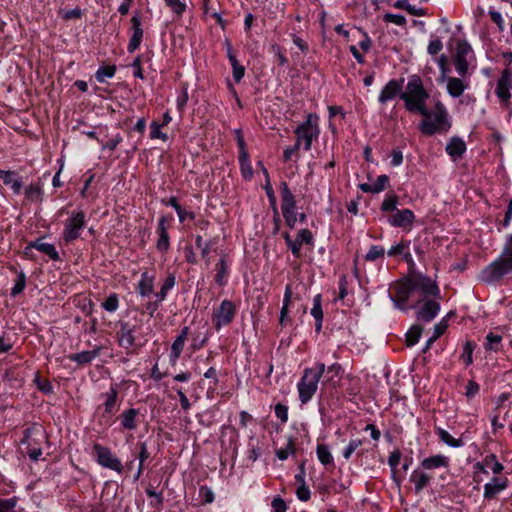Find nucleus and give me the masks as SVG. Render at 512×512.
I'll return each mask as SVG.
<instances>
[{
    "instance_id": "f257e3e1",
    "label": "nucleus",
    "mask_w": 512,
    "mask_h": 512,
    "mask_svg": "<svg viewBox=\"0 0 512 512\" xmlns=\"http://www.w3.org/2000/svg\"><path fill=\"white\" fill-rule=\"evenodd\" d=\"M393 290L394 295H390V299L397 309L407 312L414 308L417 319L424 322H430L438 315L440 304L428 298H440V290L431 278L416 274L395 283Z\"/></svg>"
},
{
    "instance_id": "f03ea898",
    "label": "nucleus",
    "mask_w": 512,
    "mask_h": 512,
    "mask_svg": "<svg viewBox=\"0 0 512 512\" xmlns=\"http://www.w3.org/2000/svg\"><path fill=\"white\" fill-rule=\"evenodd\" d=\"M400 98L405 103V108L411 113L427 114L426 101L429 98L422 80L417 75L409 77L405 90L400 94Z\"/></svg>"
},
{
    "instance_id": "7ed1b4c3",
    "label": "nucleus",
    "mask_w": 512,
    "mask_h": 512,
    "mask_svg": "<svg viewBox=\"0 0 512 512\" xmlns=\"http://www.w3.org/2000/svg\"><path fill=\"white\" fill-rule=\"evenodd\" d=\"M423 119L419 123V130L426 136H432L436 133H445L451 128L448 111L441 101H436L432 110L427 108V114L422 115Z\"/></svg>"
},
{
    "instance_id": "20e7f679",
    "label": "nucleus",
    "mask_w": 512,
    "mask_h": 512,
    "mask_svg": "<svg viewBox=\"0 0 512 512\" xmlns=\"http://www.w3.org/2000/svg\"><path fill=\"white\" fill-rule=\"evenodd\" d=\"M512 273V233L507 237L500 256L483 270V279L495 282Z\"/></svg>"
},
{
    "instance_id": "39448f33",
    "label": "nucleus",
    "mask_w": 512,
    "mask_h": 512,
    "mask_svg": "<svg viewBox=\"0 0 512 512\" xmlns=\"http://www.w3.org/2000/svg\"><path fill=\"white\" fill-rule=\"evenodd\" d=\"M325 373V364L317 363L314 367L305 368L297 384L299 399L302 404L308 403L318 389V383Z\"/></svg>"
},
{
    "instance_id": "423d86ee",
    "label": "nucleus",
    "mask_w": 512,
    "mask_h": 512,
    "mask_svg": "<svg viewBox=\"0 0 512 512\" xmlns=\"http://www.w3.org/2000/svg\"><path fill=\"white\" fill-rule=\"evenodd\" d=\"M319 117L316 114H308L306 120L299 125L295 134L297 136L296 143H303V148L306 151H309L312 147V142L314 139H317L320 133L319 130Z\"/></svg>"
},
{
    "instance_id": "0eeeda50",
    "label": "nucleus",
    "mask_w": 512,
    "mask_h": 512,
    "mask_svg": "<svg viewBox=\"0 0 512 512\" xmlns=\"http://www.w3.org/2000/svg\"><path fill=\"white\" fill-rule=\"evenodd\" d=\"M86 225V215L79 210L72 212L70 217L64 222V229L61 240L68 244L80 237L81 231Z\"/></svg>"
},
{
    "instance_id": "6e6552de",
    "label": "nucleus",
    "mask_w": 512,
    "mask_h": 512,
    "mask_svg": "<svg viewBox=\"0 0 512 512\" xmlns=\"http://www.w3.org/2000/svg\"><path fill=\"white\" fill-rule=\"evenodd\" d=\"M93 450L96 456V461L99 465L104 468L111 469L119 474L123 472L121 460L112 453L110 448L95 443L93 445Z\"/></svg>"
},
{
    "instance_id": "1a4fd4ad",
    "label": "nucleus",
    "mask_w": 512,
    "mask_h": 512,
    "mask_svg": "<svg viewBox=\"0 0 512 512\" xmlns=\"http://www.w3.org/2000/svg\"><path fill=\"white\" fill-rule=\"evenodd\" d=\"M236 315V307L230 300H223L219 307L213 311L212 322L216 330L229 325Z\"/></svg>"
},
{
    "instance_id": "9d476101",
    "label": "nucleus",
    "mask_w": 512,
    "mask_h": 512,
    "mask_svg": "<svg viewBox=\"0 0 512 512\" xmlns=\"http://www.w3.org/2000/svg\"><path fill=\"white\" fill-rule=\"evenodd\" d=\"M472 48L466 41H458L453 56V62L457 74L464 77L468 73V58L472 54Z\"/></svg>"
},
{
    "instance_id": "9b49d317",
    "label": "nucleus",
    "mask_w": 512,
    "mask_h": 512,
    "mask_svg": "<svg viewBox=\"0 0 512 512\" xmlns=\"http://www.w3.org/2000/svg\"><path fill=\"white\" fill-rule=\"evenodd\" d=\"M441 82L446 83L447 93L452 98H458L463 95L464 91L469 89L470 80L466 76L464 77H453L447 76L446 79H441Z\"/></svg>"
},
{
    "instance_id": "f8f14e48",
    "label": "nucleus",
    "mask_w": 512,
    "mask_h": 512,
    "mask_svg": "<svg viewBox=\"0 0 512 512\" xmlns=\"http://www.w3.org/2000/svg\"><path fill=\"white\" fill-rule=\"evenodd\" d=\"M512 87V73L509 69H505L499 80L497 81V86L495 93L498 96V98L503 101L507 102L510 97V89Z\"/></svg>"
},
{
    "instance_id": "ddd939ff",
    "label": "nucleus",
    "mask_w": 512,
    "mask_h": 512,
    "mask_svg": "<svg viewBox=\"0 0 512 512\" xmlns=\"http://www.w3.org/2000/svg\"><path fill=\"white\" fill-rule=\"evenodd\" d=\"M414 219V213L410 209H397L389 216L388 222L393 227L406 228L412 225Z\"/></svg>"
},
{
    "instance_id": "4468645a",
    "label": "nucleus",
    "mask_w": 512,
    "mask_h": 512,
    "mask_svg": "<svg viewBox=\"0 0 512 512\" xmlns=\"http://www.w3.org/2000/svg\"><path fill=\"white\" fill-rule=\"evenodd\" d=\"M131 24L132 35L127 46V50L130 53L134 52L139 48L144 34V31L142 29L141 18L138 15H134L131 18Z\"/></svg>"
},
{
    "instance_id": "2eb2a0df",
    "label": "nucleus",
    "mask_w": 512,
    "mask_h": 512,
    "mask_svg": "<svg viewBox=\"0 0 512 512\" xmlns=\"http://www.w3.org/2000/svg\"><path fill=\"white\" fill-rule=\"evenodd\" d=\"M117 335L118 343L121 347L130 349L135 344V327L129 323L122 322Z\"/></svg>"
},
{
    "instance_id": "dca6fc26",
    "label": "nucleus",
    "mask_w": 512,
    "mask_h": 512,
    "mask_svg": "<svg viewBox=\"0 0 512 512\" xmlns=\"http://www.w3.org/2000/svg\"><path fill=\"white\" fill-rule=\"evenodd\" d=\"M466 143L459 136H453L449 139L446 145V153L450 156L453 161H457L462 158L466 152Z\"/></svg>"
},
{
    "instance_id": "f3484780",
    "label": "nucleus",
    "mask_w": 512,
    "mask_h": 512,
    "mask_svg": "<svg viewBox=\"0 0 512 512\" xmlns=\"http://www.w3.org/2000/svg\"><path fill=\"white\" fill-rule=\"evenodd\" d=\"M508 485L505 477H493L492 480L484 485V498L493 499L497 494L503 491Z\"/></svg>"
},
{
    "instance_id": "a211bd4d",
    "label": "nucleus",
    "mask_w": 512,
    "mask_h": 512,
    "mask_svg": "<svg viewBox=\"0 0 512 512\" xmlns=\"http://www.w3.org/2000/svg\"><path fill=\"white\" fill-rule=\"evenodd\" d=\"M402 92L403 91H402L401 82H399L397 80H390L382 88L378 100L381 104H384V103L394 99L396 96H400V94Z\"/></svg>"
},
{
    "instance_id": "6ab92c4d",
    "label": "nucleus",
    "mask_w": 512,
    "mask_h": 512,
    "mask_svg": "<svg viewBox=\"0 0 512 512\" xmlns=\"http://www.w3.org/2000/svg\"><path fill=\"white\" fill-rule=\"evenodd\" d=\"M303 244L312 245L313 244V235L308 229H301L296 238L293 240L290 250L295 257L301 256V247Z\"/></svg>"
},
{
    "instance_id": "aec40b11",
    "label": "nucleus",
    "mask_w": 512,
    "mask_h": 512,
    "mask_svg": "<svg viewBox=\"0 0 512 512\" xmlns=\"http://www.w3.org/2000/svg\"><path fill=\"white\" fill-rule=\"evenodd\" d=\"M432 474L424 469H416L410 475V482L414 484L415 493L418 494L428 486L432 480Z\"/></svg>"
},
{
    "instance_id": "412c9836",
    "label": "nucleus",
    "mask_w": 512,
    "mask_h": 512,
    "mask_svg": "<svg viewBox=\"0 0 512 512\" xmlns=\"http://www.w3.org/2000/svg\"><path fill=\"white\" fill-rule=\"evenodd\" d=\"M188 333H189V328L184 327L181 330L180 334L176 337V339L172 343L171 353H170V363L172 365H175L177 363L178 359L180 358L181 353L184 348V345H185V342L187 340Z\"/></svg>"
},
{
    "instance_id": "4be33fe9",
    "label": "nucleus",
    "mask_w": 512,
    "mask_h": 512,
    "mask_svg": "<svg viewBox=\"0 0 512 512\" xmlns=\"http://www.w3.org/2000/svg\"><path fill=\"white\" fill-rule=\"evenodd\" d=\"M281 210L282 212L296 211V199L286 182L280 184Z\"/></svg>"
},
{
    "instance_id": "5701e85b",
    "label": "nucleus",
    "mask_w": 512,
    "mask_h": 512,
    "mask_svg": "<svg viewBox=\"0 0 512 512\" xmlns=\"http://www.w3.org/2000/svg\"><path fill=\"white\" fill-rule=\"evenodd\" d=\"M449 458L445 455H441V454H438V455H434V456H430V457H427V458H424L420 465H421V468L426 470V471H430V470H433V469H438V468H447L449 466Z\"/></svg>"
},
{
    "instance_id": "b1692460",
    "label": "nucleus",
    "mask_w": 512,
    "mask_h": 512,
    "mask_svg": "<svg viewBox=\"0 0 512 512\" xmlns=\"http://www.w3.org/2000/svg\"><path fill=\"white\" fill-rule=\"evenodd\" d=\"M101 351L100 346H96L93 350H86L79 353L68 355V359L78 363L79 365H86L91 363L96 357L99 356Z\"/></svg>"
},
{
    "instance_id": "393cba45",
    "label": "nucleus",
    "mask_w": 512,
    "mask_h": 512,
    "mask_svg": "<svg viewBox=\"0 0 512 512\" xmlns=\"http://www.w3.org/2000/svg\"><path fill=\"white\" fill-rule=\"evenodd\" d=\"M117 396L118 392L115 388H111L108 392L103 394L104 402H103V409L104 414L106 415H113L118 411L117 406Z\"/></svg>"
},
{
    "instance_id": "a878e982",
    "label": "nucleus",
    "mask_w": 512,
    "mask_h": 512,
    "mask_svg": "<svg viewBox=\"0 0 512 512\" xmlns=\"http://www.w3.org/2000/svg\"><path fill=\"white\" fill-rule=\"evenodd\" d=\"M137 289L139 294L143 297L151 295L154 291V276L149 275L147 271H144L141 274Z\"/></svg>"
},
{
    "instance_id": "bb28decb",
    "label": "nucleus",
    "mask_w": 512,
    "mask_h": 512,
    "mask_svg": "<svg viewBox=\"0 0 512 512\" xmlns=\"http://www.w3.org/2000/svg\"><path fill=\"white\" fill-rule=\"evenodd\" d=\"M29 247L34 248V249L46 254L54 261L60 260L59 253L57 252V250L53 244L45 243V242H42L41 240H36L34 242H31L29 244Z\"/></svg>"
},
{
    "instance_id": "cd10ccee",
    "label": "nucleus",
    "mask_w": 512,
    "mask_h": 512,
    "mask_svg": "<svg viewBox=\"0 0 512 512\" xmlns=\"http://www.w3.org/2000/svg\"><path fill=\"white\" fill-rule=\"evenodd\" d=\"M138 414L139 411L134 408L125 410L120 416L122 427L124 429L134 430L137 427L136 418Z\"/></svg>"
},
{
    "instance_id": "c85d7f7f",
    "label": "nucleus",
    "mask_w": 512,
    "mask_h": 512,
    "mask_svg": "<svg viewBox=\"0 0 512 512\" xmlns=\"http://www.w3.org/2000/svg\"><path fill=\"white\" fill-rule=\"evenodd\" d=\"M311 315L316 320V331L319 332L322 328L323 312H322V296L317 294L313 298V307L311 309Z\"/></svg>"
},
{
    "instance_id": "c756f323",
    "label": "nucleus",
    "mask_w": 512,
    "mask_h": 512,
    "mask_svg": "<svg viewBox=\"0 0 512 512\" xmlns=\"http://www.w3.org/2000/svg\"><path fill=\"white\" fill-rule=\"evenodd\" d=\"M484 348L489 352H498L502 349V336L489 332L485 337Z\"/></svg>"
},
{
    "instance_id": "7c9ffc66",
    "label": "nucleus",
    "mask_w": 512,
    "mask_h": 512,
    "mask_svg": "<svg viewBox=\"0 0 512 512\" xmlns=\"http://www.w3.org/2000/svg\"><path fill=\"white\" fill-rule=\"evenodd\" d=\"M137 447L139 448V453L137 455V458L139 459V464L137 472L134 477L135 481H137L142 475L144 470V463L150 457V453L148 451L146 442H138Z\"/></svg>"
},
{
    "instance_id": "2f4dec72",
    "label": "nucleus",
    "mask_w": 512,
    "mask_h": 512,
    "mask_svg": "<svg viewBox=\"0 0 512 512\" xmlns=\"http://www.w3.org/2000/svg\"><path fill=\"white\" fill-rule=\"evenodd\" d=\"M176 278L173 274H170L166 277L160 291L156 293L157 303H161L165 300L168 292L175 286Z\"/></svg>"
},
{
    "instance_id": "473e14b6",
    "label": "nucleus",
    "mask_w": 512,
    "mask_h": 512,
    "mask_svg": "<svg viewBox=\"0 0 512 512\" xmlns=\"http://www.w3.org/2000/svg\"><path fill=\"white\" fill-rule=\"evenodd\" d=\"M437 435L439 436L440 440L444 442L446 445L457 448L463 446V441L461 439H456L450 433L443 428H437L436 429Z\"/></svg>"
},
{
    "instance_id": "72a5a7b5",
    "label": "nucleus",
    "mask_w": 512,
    "mask_h": 512,
    "mask_svg": "<svg viewBox=\"0 0 512 512\" xmlns=\"http://www.w3.org/2000/svg\"><path fill=\"white\" fill-rule=\"evenodd\" d=\"M216 275H215V281L220 286H223L226 284V278L228 275V265L224 258H221L220 261L216 264L215 267Z\"/></svg>"
},
{
    "instance_id": "f704fd0d",
    "label": "nucleus",
    "mask_w": 512,
    "mask_h": 512,
    "mask_svg": "<svg viewBox=\"0 0 512 512\" xmlns=\"http://www.w3.org/2000/svg\"><path fill=\"white\" fill-rule=\"evenodd\" d=\"M317 457L323 465L333 464V456L329 447L325 444H319L316 449Z\"/></svg>"
},
{
    "instance_id": "c9c22d12",
    "label": "nucleus",
    "mask_w": 512,
    "mask_h": 512,
    "mask_svg": "<svg viewBox=\"0 0 512 512\" xmlns=\"http://www.w3.org/2000/svg\"><path fill=\"white\" fill-rule=\"evenodd\" d=\"M385 255V249L380 245H372L365 255V260L374 262L378 259H383Z\"/></svg>"
},
{
    "instance_id": "e433bc0d",
    "label": "nucleus",
    "mask_w": 512,
    "mask_h": 512,
    "mask_svg": "<svg viewBox=\"0 0 512 512\" xmlns=\"http://www.w3.org/2000/svg\"><path fill=\"white\" fill-rule=\"evenodd\" d=\"M42 189L39 184H30L25 189V196L29 201L37 202L41 200Z\"/></svg>"
},
{
    "instance_id": "4c0bfd02",
    "label": "nucleus",
    "mask_w": 512,
    "mask_h": 512,
    "mask_svg": "<svg viewBox=\"0 0 512 512\" xmlns=\"http://www.w3.org/2000/svg\"><path fill=\"white\" fill-rule=\"evenodd\" d=\"M422 328L418 325L412 326L408 332L406 333V343L407 346L411 347L415 345L421 336Z\"/></svg>"
},
{
    "instance_id": "58836bf2",
    "label": "nucleus",
    "mask_w": 512,
    "mask_h": 512,
    "mask_svg": "<svg viewBox=\"0 0 512 512\" xmlns=\"http://www.w3.org/2000/svg\"><path fill=\"white\" fill-rule=\"evenodd\" d=\"M115 66H103L96 72V79L98 82L103 83L107 78H112L115 75Z\"/></svg>"
},
{
    "instance_id": "ea45409f",
    "label": "nucleus",
    "mask_w": 512,
    "mask_h": 512,
    "mask_svg": "<svg viewBox=\"0 0 512 512\" xmlns=\"http://www.w3.org/2000/svg\"><path fill=\"white\" fill-rule=\"evenodd\" d=\"M398 198L397 196H388L384 199L381 205V210L384 212L394 213L397 210Z\"/></svg>"
},
{
    "instance_id": "a19ab883",
    "label": "nucleus",
    "mask_w": 512,
    "mask_h": 512,
    "mask_svg": "<svg viewBox=\"0 0 512 512\" xmlns=\"http://www.w3.org/2000/svg\"><path fill=\"white\" fill-rule=\"evenodd\" d=\"M363 441L361 439H352L348 443L347 447L343 451V457L348 460L352 454L360 447L362 446Z\"/></svg>"
},
{
    "instance_id": "79ce46f5",
    "label": "nucleus",
    "mask_w": 512,
    "mask_h": 512,
    "mask_svg": "<svg viewBox=\"0 0 512 512\" xmlns=\"http://www.w3.org/2000/svg\"><path fill=\"white\" fill-rule=\"evenodd\" d=\"M165 3L179 17L182 16L186 9V5L180 0H165Z\"/></svg>"
},
{
    "instance_id": "37998d69",
    "label": "nucleus",
    "mask_w": 512,
    "mask_h": 512,
    "mask_svg": "<svg viewBox=\"0 0 512 512\" xmlns=\"http://www.w3.org/2000/svg\"><path fill=\"white\" fill-rule=\"evenodd\" d=\"M119 305L118 297L116 294H111L102 303V307L108 312H114L117 310Z\"/></svg>"
},
{
    "instance_id": "c03bdc74",
    "label": "nucleus",
    "mask_w": 512,
    "mask_h": 512,
    "mask_svg": "<svg viewBox=\"0 0 512 512\" xmlns=\"http://www.w3.org/2000/svg\"><path fill=\"white\" fill-rule=\"evenodd\" d=\"M485 464H486V466L491 468V471L494 474H499L504 469L503 465L501 463H499L498 461H496V456L493 454L486 457Z\"/></svg>"
},
{
    "instance_id": "a18cd8bd",
    "label": "nucleus",
    "mask_w": 512,
    "mask_h": 512,
    "mask_svg": "<svg viewBox=\"0 0 512 512\" xmlns=\"http://www.w3.org/2000/svg\"><path fill=\"white\" fill-rule=\"evenodd\" d=\"M163 125L157 123V122H152L150 128H151V131H150V137L152 139H162V140H167V135L165 133H162L161 132V127Z\"/></svg>"
},
{
    "instance_id": "49530a36",
    "label": "nucleus",
    "mask_w": 512,
    "mask_h": 512,
    "mask_svg": "<svg viewBox=\"0 0 512 512\" xmlns=\"http://www.w3.org/2000/svg\"><path fill=\"white\" fill-rule=\"evenodd\" d=\"M25 285H26L25 275H24V273H20L16 283L14 284L13 288L11 289V295L16 296V295L20 294L24 290Z\"/></svg>"
},
{
    "instance_id": "de8ad7c7",
    "label": "nucleus",
    "mask_w": 512,
    "mask_h": 512,
    "mask_svg": "<svg viewBox=\"0 0 512 512\" xmlns=\"http://www.w3.org/2000/svg\"><path fill=\"white\" fill-rule=\"evenodd\" d=\"M233 70V78L236 82H240L244 77L245 68L239 63L238 60L236 62H230Z\"/></svg>"
},
{
    "instance_id": "09e8293b",
    "label": "nucleus",
    "mask_w": 512,
    "mask_h": 512,
    "mask_svg": "<svg viewBox=\"0 0 512 512\" xmlns=\"http://www.w3.org/2000/svg\"><path fill=\"white\" fill-rule=\"evenodd\" d=\"M385 21L393 23L398 26H404L406 24V18L400 14L387 13L384 16Z\"/></svg>"
},
{
    "instance_id": "8fccbe9b",
    "label": "nucleus",
    "mask_w": 512,
    "mask_h": 512,
    "mask_svg": "<svg viewBox=\"0 0 512 512\" xmlns=\"http://www.w3.org/2000/svg\"><path fill=\"white\" fill-rule=\"evenodd\" d=\"M389 183V178L387 175H380L377 177L376 181L373 184L374 192L379 193L383 191Z\"/></svg>"
},
{
    "instance_id": "3c124183",
    "label": "nucleus",
    "mask_w": 512,
    "mask_h": 512,
    "mask_svg": "<svg viewBox=\"0 0 512 512\" xmlns=\"http://www.w3.org/2000/svg\"><path fill=\"white\" fill-rule=\"evenodd\" d=\"M442 49L443 43L439 38L431 40L427 46V52L432 56L438 54Z\"/></svg>"
},
{
    "instance_id": "603ef678",
    "label": "nucleus",
    "mask_w": 512,
    "mask_h": 512,
    "mask_svg": "<svg viewBox=\"0 0 512 512\" xmlns=\"http://www.w3.org/2000/svg\"><path fill=\"white\" fill-rule=\"evenodd\" d=\"M275 415L278 419H280L283 423L287 422L288 420V407L278 403L275 405L274 408Z\"/></svg>"
},
{
    "instance_id": "864d4df0",
    "label": "nucleus",
    "mask_w": 512,
    "mask_h": 512,
    "mask_svg": "<svg viewBox=\"0 0 512 512\" xmlns=\"http://www.w3.org/2000/svg\"><path fill=\"white\" fill-rule=\"evenodd\" d=\"M436 63L438 64L440 72H441L440 80L446 79L447 73H448V68H447L448 57L443 54L436 59Z\"/></svg>"
},
{
    "instance_id": "5fc2aeb1",
    "label": "nucleus",
    "mask_w": 512,
    "mask_h": 512,
    "mask_svg": "<svg viewBox=\"0 0 512 512\" xmlns=\"http://www.w3.org/2000/svg\"><path fill=\"white\" fill-rule=\"evenodd\" d=\"M408 248V243L400 242L394 246H392L388 251L387 254L390 257H394L396 255H401L404 253V251Z\"/></svg>"
},
{
    "instance_id": "6e6d98bb",
    "label": "nucleus",
    "mask_w": 512,
    "mask_h": 512,
    "mask_svg": "<svg viewBox=\"0 0 512 512\" xmlns=\"http://www.w3.org/2000/svg\"><path fill=\"white\" fill-rule=\"evenodd\" d=\"M325 372L327 375L331 374V377L327 378L324 382H330L334 377H339L341 372V366L338 363H334L327 368L325 367Z\"/></svg>"
},
{
    "instance_id": "4d7b16f0",
    "label": "nucleus",
    "mask_w": 512,
    "mask_h": 512,
    "mask_svg": "<svg viewBox=\"0 0 512 512\" xmlns=\"http://www.w3.org/2000/svg\"><path fill=\"white\" fill-rule=\"evenodd\" d=\"M156 248L163 253H166L170 248L169 235L159 236L156 243Z\"/></svg>"
},
{
    "instance_id": "13d9d810",
    "label": "nucleus",
    "mask_w": 512,
    "mask_h": 512,
    "mask_svg": "<svg viewBox=\"0 0 512 512\" xmlns=\"http://www.w3.org/2000/svg\"><path fill=\"white\" fill-rule=\"evenodd\" d=\"M447 327H448V321L446 318H443L439 323H437L434 326V331H433V335H432L434 337V339H438L445 332Z\"/></svg>"
},
{
    "instance_id": "bf43d9fd",
    "label": "nucleus",
    "mask_w": 512,
    "mask_h": 512,
    "mask_svg": "<svg viewBox=\"0 0 512 512\" xmlns=\"http://www.w3.org/2000/svg\"><path fill=\"white\" fill-rule=\"evenodd\" d=\"M294 452L292 442L289 441L287 446L284 448H280L276 451V456L280 460H286L290 454Z\"/></svg>"
},
{
    "instance_id": "052dcab7",
    "label": "nucleus",
    "mask_w": 512,
    "mask_h": 512,
    "mask_svg": "<svg viewBox=\"0 0 512 512\" xmlns=\"http://www.w3.org/2000/svg\"><path fill=\"white\" fill-rule=\"evenodd\" d=\"M273 512H286L287 505L281 497H275L271 503Z\"/></svg>"
},
{
    "instance_id": "680f3d73",
    "label": "nucleus",
    "mask_w": 512,
    "mask_h": 512,
    "mask_svg": "<svg viewBox=\"0 0 512 512\" xmlns=\"http://www.w3.org/2000/svg\"><path fill=\"white\" fill-rule=\"evenodd\" d=\"M296 495L300 501H308L310 499L311 493L305 483H302V485L297 488Z\"/></svg>"
},
{
    "instance_id": "e2e57ef3",
    "label": "nucleus",
    "mask_w": 512,
    "mask_h": 512,
    "mask_svg": "<svg viewBox=\"0 0 512 512\" xmlns=\"http://www.w3.org/2000/svg\"><path fill=\"white\" fill-rule=\"evenodd\" d=\"M169 220L166 216H161L158 221L157 233L159 236L168 235Z\"/></svg>"
},
{
    "instance_id": "0e129e2a",
    "label": "nucleus",
    "mask_w": 512,
    "mask_h": 512,
    "mask_svg": "<svg viewBox=\"0 0 512 512\" xmlns=\"http://www.w3.org/2000/svg\"><path fill=\"white\" fill-rule=\"evenodd\" d=\"M282 214H283V217L285 219L286 225L289 228L293 229L295 227L296 222H297V212L296 211H293V212L290 211L288 213L282 212Z\"/></svg>"
},
{
    "instance_id": "69168bd1",
    "label": "nucleus",
    "mask_w": 512,
    "mask_h": 512,
    "mask_svg": "<svg viewBox=\"0 0 512 512\" xmlns=\"http://www.w3.org/2000/svg\"><path fill=\"white\" fill-rule=\"evenodd\" d=\"M176 392H177V395L179 397V400H180V404H181V407L184 411H188L191 407V403L189 401V399L187 398V396L185 395V393L182 391V389L180 388H175Z\"/></svg>"
},
{
    "instance_id": "338daca9",
    "label": "nucleus",
    "mask_w": 512,
    "mask_h": 512,
    "mask_svg": "<svg viewBox=\"0 0 512 512\" xmlns=\"http://www.w3.org/2000/svg\"><path fill=\"white\" fill-rule=\"evenodd\" d=\"M489 15H490L491 20L498 26L500 31H503L504 30V20L502 18L501 13L494 11V10H490Z\"/></svg>"
},
{
    "instance_id": "774afa93",
    "label": "nucleus",
    "mask_w": 512,
    "mask_h": 512,
    "mask_svg": "<svg viewBox=\"0 0 512 512\" xmlns=\"http://www.w3.org/2000/svg\"><path fill=\"white\" fill-rule=\"evenodd\" d=\"M400 459L401 453L399 450H395L389 455L388 464L392 470H394L399 465Z\"/></svg>"
}]
</instances>
